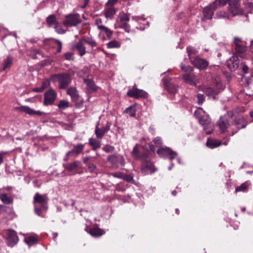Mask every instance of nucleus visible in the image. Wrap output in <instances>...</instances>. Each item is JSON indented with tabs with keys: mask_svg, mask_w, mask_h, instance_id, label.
I'll use <instances>...</instances> for the list:
<instances>
[{
	"mask_svg": "<svg viewBox=\"0 0 253 253\" xmlns=\"http://www.w3.org/2000/svg\"><path fill=\"white\" fill-rule=\"evenodd\" d=\"M116 12V9L114 7L105 6L104 10V15L107 19H112Z\"/></svg>",
	"mask_w": 253,
	"mask_h": 253,
	"instance_id": "b1692460",
	"label": "nucleus"
},
{
	"mask_svg": "<svg viewBox=\"0 0 253 253\" xmlns=\"http://www.w3.org/2000/svg\"><path fill=\"white\" fill-rule=\"evenodd\" d=\"M88 144L91 146L93 151H96L97 149L101 147V141L96 139L90 138L89 139Z\"/></svg>",
	"mask_w": 253,
	"mask_h": 253,
	"instance_id": "c85d7f7f",
	"label": "nucleus"
},
{
	"mask_svg": "<svg viewBox=\"0 0 253 253\" xmlns=\"http://www.w3.org/2000/svg\"><path fill=\"white\" fill-rule=\"evenodd\" d=\"M153 142L157 147L160 146L162 144L161 138L159 137H155L153 140Z\"/></svg>",
	"mask_w": 253,
	"mask_h": 253,
	"instance_id": "5fc2aeb1",
	"label": "nucleus"
},
{
	"mask_svg": "<svg viewBox=\"0 0 253 253\" xmlns=\"http://www.w3.org/2000/svg\"><path fill=\"white\" fill-rule=\"evenodd\" d=\"M112 175L114 177L122 178L123 173L121 172H115V173H112Z\"/></svg>",
	"mask_w": 253,
	"mask_h": 253,
	"instance_id": "e2e57ef3",
	"label": "nucleus"
},
{
	"mask_svg": "<svg viewBox=\"0 0 253 253\" xmlns=\"http://www.w3.org/2000/svg\"><path fill=\"white\" fill-rule=\"evenodd\" d=\"M232 125H234L238 129L245 128L247 125V122L243 117H239L236 119L234 123L232 122Z\"/></svg>",
	"mask_w": 253,
	"mask_h": 253,
	"instance_id": "4be33fe9",
	"label": "nucleus"
},
{
	"mask_svg": "<svg viewBox=\"0 0 253 253\" xmlns=\"http://www.w3.org/2000/svg\"><path fill=\"white\" fill-rule=\"evenodd\" d=\"M121 27L127 33H129L130 31V26L126 23H123Z\"/></svg>",
	"mask_w": 253,
	"mask_h": 253,
	"instance_id": "4d7b16f0",
	"label": "nucleus"
},
{
	"mask_svg": "<svg viewBox=\"0 0 253 253\" xmlns=\"http://www.w3.org/2000/svg\"><path fill=\"white\" fill-rule=\"evenodd\" d=\"M200 124L204 127V129L206 130L207 134H210L212 130V125L211 123L210 117L208 115L204 114L199 120Z\"/></svg>",
	"mask_w": 253,
	"mask_h": 253,
	"instance_id": "9d476101",
	"label": "nucleus"
},
{
	"mask_svg": "<svg viewBox=\"0 0 253 253\" xmlns=\"http://www.w3.org/2000/svg\"><path fill=\"white\" fill-rule=\"evenodd\" d=\"M13 62V58L12 57L8 56L4 60L3 63L1 65L0 71H5L7 69L10 68Z\"/></svg>",
	"mask_w": 253,
	"mask_h": 253,
	"instance_id": "393cba45",
	"label": "nucleus"
},
{
	"mask_svg": "<svg viewBox=\"0 0 253 253\" xmlns=\"http://www.w3.org/2000/svg\"><path fill=\"white\" fill-rule=\"evenodd\" d=\"M127 95L135 98H146L148 93L142 89H139L135 87L127 91Z\"/></svg>",
	"mask_w": 253,
	"mask_h": 253,
	"instance_id": "2eb2a0df",
	"label": "nucleus"
},
{
	"mask_svg": "<svg viewBox=\"0 0 253 253\" xmlns=\"http://www.w3.org/2000/svg\"><path fill=\"white\" fill-rule=\"evenodd\" d=\"M98 125L99 122H98L97 124L95 126V134L96 135L97 138L101 139L103 138L105 134L104 133L103 130H101V129L100 127H99Z\"/></svg>",
	"mask_w": 253,
	"mask_h": 253,
	"instance_id": "c9c22d12",
	"label": "nucleus"
},
{
	"mask_svg": "<svg viewBox=\"0 0 253 253\" xmlns=\"http://www.w3.org/2000/svg\"><path fill=\"white\" fill-rule=\"evenodd\" d=\"M56 96L57 93L52 88H50L46 91L44 94V105L48 106L53 104L56 99Z\"/></svg>",
	"mask_w": 253,
	"mask_h": 253,
	"instance_id": "6e6552de",
	"label": "nucleus"
},
{
	"mask_svg": "<svg viewBox=\"0 0 253 253\" xmlns=\"http://www.w3.org/2000/svg\"><path fill=\"white\" fill-rule=\"evenodd\" d=\"M249 184L247 182L242 184L240 186H238L235 189V191L238 192H246L248 190Z\"/></svg>",
	"mask_w": 253,
	"mask_h": 253,
	"instance_id": "e433bc0d",
	"label": "nucleus"
},
{
	"mask_svg": "<svg viewBox=\"0 0 253 253\" xmlns=\"http://www.w3.org/2000/svg\"><path fill=\"white\" fill-rule=\"evenodd\" d=\"M180 66L181 70L187 73H192L194 70L193 68L189 65L185 66L184 64H181Z\"/></svg>",
	"mask_w": 253,
	"mask_h": 253,
	"instance_id": "49530a36",
	"label": "nucleus"
},
{
	"mask_svg": "<svg viewBox=\"0 0 253 253\" xmlns=\"http://www.w3.org/2000/svg\"><path fill=\"white\" fill-rule=\"evenodd\" d=\"M48 198L46 194L41 195L36 193L34 197V210L36 214L43 217L42 211H46L48 209Z\"/></svg>",
	"mask_w": 253,
	"mask_h": 253,
	"instance_id": "f257e3e1",
	"label": "nucleus"
},
{
	"mask_svg": "<svg viewBox=\"0 0 253 253\" xmlns=\"http://www.w3.org/2000/svg\"><path fill=\"white\" fill-rule=\"evenodd\" d=\"M19 239L16 232L13 230H9L6 238V244L11 247L17 244Z\"/></svg>",
	"mask_w": 253,
	"mask_h": 253,
	"instance_id": "dca6fc26",
	"label": "nucleus"
},
{
	"mask_svg": "<svg viewBox=\"0 0 253 253\" xmlns=\"http://www.w3.org/2000/svg\"><path fill=\"white\" fill-rule=\"evenodd\" d=\"M191 63L197 69L202 70H206L209 66V62L205 59L201 58L198 56L193 59Z\"/></svg>",
	"mask_w": 253,
	"mask_h": 253,
	"instance_id": "ddd939ff",
	"label": "nucleus"
},
{
	"mask_svg": "<svg viewBox=\"0 0 253 253\" xmlns=\"http://www.w3.org/2000/svg\"><path fill=\"white\" fill-rule=\"evenodd\" d=\"M102 23V20L100 18H97L95 20V24L97 26L98 29H99L100 26H103V25H101Z\"/></svg>",
	"mask_w": 253,
	"mask_h": 253,
	"instance_id": "0e129e2a",
	"label": "nucleus"
},
{
	"mask_svg": "<svg viewBox=\"0 0 253 253\" xmlns=\"http://www.w3.org/2000/svg\"><path fill=\"white\" fill-rule=\"evenodd\" d=\"M120 20L124 22H127L129 20V15L126 14H124L120 16Z\"/></svg>",
	"mask_w": 253,
	"mask_h": 253,
	"instance_id": "6e6d98bb",
	"label": "nucleus"
},
{
	"mask_svg": "<svg viewBox=\"0 0 253 253\" xmlns=\"http://www.w3.org/2000/svg\"><path fill=\"white\" fill-rule=\"evenodd\" d=\"M227 2L228 0H214L212 3L214 8L217 9L219 7L224 6Z\"/></svg>",
	"mask_w": 253,
	"mask_h": 253,
	"instance_id": "f704fd0d",
	"label": "nucleus"
},
{
	"mask_svg": "<svg viewBox=\"0 0 253 253\" xmlns=\"http://www.w3.org/2000/svg\"><path fill=\"white\" fill-rule=\"evenodd\" d=\"M0 200L5 204H10L13 203V199L8 197L6 194L3 193L0 195Z\"/></svg>",
	"mask_w": 253,
	"mask_h": 253,
	"instance_id": "72a5a7b5",
	"label": "nucleus"
},
{
	"mask_svg": "<svg viewBox=\"0 0 253 253\" xmlns=\"http://www.w3.org/2000/svg\"><path fill=\"white\" fill-rule=\"evenodd\" d=\"M205 111L203 110L202 108H198L194 112L195 116L200 120V119L205 114Z\"/></svg>",
	"mask_w": 253,
	"mask_h": 253,
	"instance_id": "c03bdc74",
	"label": "nucleus"
},
{
	"mask_svg": "<svg viewBox=\"0 0 253 253\" xmlns=\"http://www.w3.org/2000/svg\"><path fill=\"white\" fill-rule=\"evenodd\" d=\"M198 98V103L199 105H201L205 100V96L202 94H198L197 95Z\"/></svg>",
	"mask_w": 253,
	"mask_h": 253,
	"instance_id": "603ef678",
	"label": "nucleus"
},
{
	"mask_svg": "<svg viewBox=\"0 0 253 253\" xmlns=\"http://www.w3.org/2000/svg\"><path fill=\"white\" fill-rule=\"evenodd\" d=\"M118 0H108L105 4V6L114 7V5L117 3Z\"/></svg>",
	"mask_w": 253,
	"mask_h": 253,
	"instance_id": "864d4df0",
	"label": "nucleus"
},
{
	"mask_svg": "<svg viewBox=\"0 0 253 253\" xmlns=\"http://www.w3.org/2000/svg\"><path fill=\"white\" fill-rule=\"evenodd\" d=\"M75 47L77 50L78 53L81 56H84L86 53V47H85L84 43L82 41V38H81L76 43Z\"/></svg>",
	"mask_w": 253,
	"mask_h": 253,
	"instance_id": "412c9836",
	"label": "nucleus"
},
{
	"mask_svg": "<svg viewBox=\"0 0 253 253\" xmlns=\"http://www.w3.org/2000/svg\"><path fill=\"white\" fill-rule=\"evenodd\" d=\"M245 54L234 53L233 56L227 61L228 68L232 71L237 70L239 66V58H244Z\"/></svg>",
	"mask_w": 253,
	"mask_h": 253,
	"instance_id": "0eeeda50",
	"label": "nucleus"
},
{
	"mask_svg": "<svg viewBox=\"0 0 253 253\" xmlns=\"http://www.w3.org/2000/svg\"><path fill=\"white\" fill-rule=\"evenodd\" d=\"M53 28L55 31L59 34H65L66 31L64 30L62 26L59 24V23H57V24H56L53 26Z\"/></svg>",
	"mask_w": 253,
	"mask_h": 253,
	"instance_id": "a18cd8bd",
	"label": "nucleus"
},
{
	"mask_svg": "<svg viewBox=\"0 0 253 253\" xmlns=\"http://www.w3.org/2000/svg\"><path fill=\"white\" fill-rule=\"evenodd\" d=\"M107 46L109 48H119L121 46V44L119 42L113 40L107 43Z\"/></svg>",
	"mask_w": 253,
	"mask_h": 253,
	"instance_id": "ea45409f",
	"label": "nucleus"
},
{
	"mask_svg": "<svg viewBox=\"0 0 253 253\" xmlns=\"http://www.w3.org/2000/svg\"><path fill=\"white\" fill-rule=\"evenodd\" d=\"M46 22L48 27L49 28L53 27L57 24L58 21L57 20L56 16L54 14L49 15L46 19Z\"/></svg>",
	"mask_w": 253,
	"mask_h": 253,
	"instance_id": "bb28decb",
	"label": "nucleus"
},
{
	"mask_svg": "<svg viewBox=\"0 0 253 253\" xmlns=\"http://www.w3.org/2000/svg\"><path fill=\"white\" fill-rule=\"evenodd\" d=\"M55 42L57 44V45L58 46L56 52L57 53H59L61 52V49H62V43L61 42H60L58 40H55Z\"/></svg>",
	"mask_w": 253,
	"mask_h": 253,
	"instance_id": "13d9d810",
	"label": "nucleus"
},
{
	"mask_svg": "<svg viewBox=\"0 0 253 253\" xmlns=\"http://www.w3.org/2000/svg\"><path fill=\"white\" fill-rule=\"evenodd\" d=\"M100 128L103 130L104 133L105 134V133L108 131V130L110 129V126L107 125L106 126H103Z\"/></svg>",
	"mask_w": 253,
	"mask_h": 253,
	"instance_id": "338daca9",
	"label": "nucleus"
},
{
	"mask_svg": "<svg viewBox=\"0 0 253 253\" xmlns=\"http://www.w3.org/2000/svg\"><path fill=\"white\" fill-rule=\"evenodd\" d=\"M216 16L218 18H228L229 14L225 11H220L217 12Z\"/></svg>",
	"mask_w": 253,
	"mask_h": 253,
	"instance_id": "8fccbe9b",
	"label": "nucleus"
},
{
	"mask_svg": "<svg viewBox=\"0 0 253 253\" xmlns=\"http://www.w3.org/2000/svg\"><path fill=\"white\" fill-rule=\"evenodd\" d=\"M25 241L27 244L31 246L38 242V239L34 236H30L26 238Z\"/></svg>",
	"mask_w": 253,
	"mask_h": 253,
	"instance_id": "58836bf2",
	"label": "nucleus"
},
{
	"mask_svg": "<svg viewBox=\"0 0 253 253\" xmlns=\"http://www.w3.org/2000/svg\"><path fill=\"white\" fill-rule=\"evenodd\" d=\"M91 157H86L83 158V162L86 165L88 164V161L91 159Z\"/></svg>",
	"mask_w": 253,
	"mask_h": 253,
	"instance_id": "69168bd1",
	"label": "nucleus"
},
{
	"mask_svg": "<svg viewBox=\"0 0 253 253\" xmlns=\"http://www.w3.org/2000/svg\"><path fill=\"white\" fill-rule=\"evenodd\" d=\"M157 154L162 157H169V159L172 160L177 156V153L173 151L168 147H162L158 149L157 151Z\"/></svg>",
	"mask_w": 253,
	"mask_h": 253,
	"instance_id": "f8f14e48",
	"label": "nucleus"
},
{
	"mask_svg": "<svg viewBox=\"0 0 253 253\" xmlns=\"http://www.w3.org/2000/svg\"><path fill=\"white\" fill-rule=\"evenodd\" d=\"M82 39L84 44H88L92 49L97 45V42L91 37L84 36Z\"/></svg>",
	"mask_w": 253,
	"mask_h": 253,
	"instance_id": "cd10ccee",
	"label": "nucleus"
},
{
	"mask_svg": "<svg viewBox=\"0 0 253 253\" xmlns=\"http://www.w3.org/2000/svg\"><path fill=\"white\" fill-rule=\"evenodd\" d=\"M177 88H178V86H177V85H170L168 87V91H169V92H170L172 93H175L177 91Z\"/></svg>",
	"mask_w": 253,
	"mask_h": 253,
	"instance_id": "3c124183",
	"label": "nucleus"
},
{
	"mask_svg": "<svg viewBox=\"0 0 253 253\" xmlns=\"http://www.w3.org/2000/svg\"><path fill=\"white\" fill-rule=\"evenodd\" d=\"M125 112L128 114L130 116V117H134L135 116L136 109L134 106H131L126 108V109L125 111Z\"/></svg>",
	"mask_w": 253,
	"mask_h": 253,
	"instance_id": "4c0bfd02",
	"label": "nucleus"
},
{
	"mask_svg": "<svg viewBox=\"0 0 253 253\" xmlns=\"http://www.w3.org/2000/svg\"><path fill=\"white\" fill-rule=\"evenodd\" d=\"M131 153H132L133 157L135 159L137 160V159H139L140 158L139 157V151H138V149L137 145H135L133 147Z\"/></svg>",
	"mask_w": 253,
	"mask_h": 253,
	"instance_id": "de8ad7c7",
	"label": "nucleus"
},
{
	"mask_svg": "<svg viewBox=\"0 0 253 253\" xmlns=\"http://www.w3.org/2000/svg\"><path fill=\"white\" fill-rule=\"evenodd\" d=\"M107 160L113 167L116 168H118L120 166H124L125 165L124 157L119 154L109 155L107 157Z\"/></svg>",
	"mask_w": 253,
	"mask_h": 253,
	"instance_id": "39448f33",
	"label": "nucleus"
},
{
	"mask_svg": "<svg viewBox=\"0 0 253 253\" xmlns=\"http://www.w3.org/2000/svg\"><path fill=\"white\" fill-rule=\"evenodd\" d=\"M216 9L214 8L213 3L206 6L203 10L204 18L206 19H211L214 13V11Z\"/></svg>",
	"mask_w": 253,
	"mask_h": 253,
	"instance_id": "a211bd4d",
	"label": "nucleus"
},
{
	"mask_svg": "<svg viewBox=\"0 0 253 253\" xmlns=\"http://www.w3.org/2000/svg\"><path fill=\"white\" fill-rule=\"evenodd\" d=\"M84 148V144L78 143L73 146V149L69 151L65 156L63 160L67 162L69 160L70 157H77L79 155L83 152Z\"/></svg>",
	"mask_w": 253,
	"mask_h": 253,
	"instance_id": "423d86ee",
	"label": "nucleus"
},
{
	"mask_svg": "<svg viewBox=\"0 0 253 253\" xmlns=\"http://www.w3.org/2000/svg\"><path fill=\"white\" fill-rule=\"evenodd\" d=\"M123 179L128 181V182H131L133 180V177L130 175H127V174H124L123 175Z\"/></svg>",
	"mask_w": 253,
	"mask_h": 253,
	"instance_id": "052dcab7",
	"label": "nucleus"
},
{
	"mask_svg": "<svg viewBox=\"0 0 253 253\" xmlns=\"http://www.w3.org/2000/svg\"><path fill=\"white\" fill-rule=\"evenodd\" d=\"M232 115V112H228L227 114L221 116L218 121L217 125L221 132H225L232 125L231 121Z\"/></svg>",
	"mask_w": 253,
	"mask_h": 253,
	"instance_id": "f03ea898",
	"label": "nucleus"
},
{
	"mask_svg": "<svg viewBox=\"0 0 253 253\" xmlns=\"http://www.w3.org/2000/svg\"><path fill=\"white\" fill-rule=\"evenodd\" d=\"M19 109L21 111L24 112L29 115L32 116H41L43 114L42 112L40 111H35L27 106H22L19 107Z\"/></svg>",
	"mask_w": 253,
	"mask_h": 253,
	"instance_id": "6ab92c4d",
	"label": "nucleus"
},
{
	"mask_svg": "<svg viewBox=\"0 0 253 253\" xmlns=\"http://www.w3.org/2000/svg\"><path fill=\"white\" fill-rule=\"evenodd\" d=\"M221 144V142L220 140L213 138H208L206 142V146L210 149H213L217 147Z\"/></svg>",
	"mask_w": 253,
	"mask_h": 253,
	"instance_id": "5701e85b",
	"label": "nucleus"
},
{
	"mask_svg": "<svg viewBox=\"0 0 253 253\" xmlns=\"http://www.w3.org/2000/svg\"><path fill=\"white\" fill-rule=\"evenodd\" d=\"M205 92L207 96L214 99L216 95L219 93V91L212 87H208L206 88Z\"/></svg>",
	"mask_w": 253,
	"mask_h": 253,
	"instance_id": "2f4dec72",
	"label": "nucleus"
},
{
	"mask_svg": "<svg viewBox=\"0 0 253 253\" xmlns=\"http://www.w3.org/2000/svg\"><path fill=\"white\" fill-rule=\"evenodd\" d=\"M182 78L186 84L194 86H196L197 85L195 76L192 73H186L184 74L182 76Z\"/></svg>",
	"mask_w": 253,
	"mask_h": 253,
	"instance_id": "aec40b11",
	"label": "nucleus"
},
{
	"mask_svg": "<svg viewBox=\"0 0 253 253\" xmlns=\"http://www.w3.org/2000/svg\"><path fill=\"white\" fill-rule=\"evenodd\" d=\"M67 93L74 100H76L79 98V95L78 94L77 90L75 87H72L68 88Z\"/></svg>",
	"mask_w": 253,
	"mask_h": 253,
	"instance_id": "473e14b6",
	"label": "nucleus"
},
{
	"mask_svg": "<svg viewBox=\"0 0 253 253\" xmlns=\"http://www.w3.org/2000/svg\"><path fill=\"white\" fill-rule=\"evenodd\" d=\"M248 69H248V67L247 66H246V65H244V64L243 65V66H242V71L244 73H245V74L247 73L248 72Z\"/></svg>",
	"mask_w": 253,
	"mask_h": 253,
	"instance_id": "774afa93",
	"label": "nucleus"
},
{
	"mask_svg": "<svg viewBox=\"0 0 253 253\" xmlns=\"http://www.w3.org/2000/svg\"><path fill=\"white\" fill-rule=\"evenodd\" d=\"M81 22L79 14H70L65 16L63 24L67 27L77 26Z\"/></svg>",
	"mask_w": 253,
	"mask_h": 253,
	"instance_id": "20e7f679",
	"label": "nucleus"
},
{
	"mask_svg": "<svg viewBox=\"0 0 253 253\" xmlns=\"http://www.w3.org/2000/svg\"><path fill=\"white\" fill-rule=\"evenodd\" d=\"M83 80L84 83L86 85V89L88 93H91L97 91L98 87L93 81L86 77H84Z\"/></svg>",
	"mask_w": 253,
	"mask_h": 253,
	"instance_id": "f3484780",
	"label": "nucleus"
},
{
	"mask_svg": "<svg viewBox=\"0 0 253 253\" xmlns=\"http://www.w3.org/2000/svg\"><path fill=\"white\" fill-rule=\"evenodd\" d=\"M80 162L79 161H75L67 164H63V167L67 171H71L79 168Z\"/></svg>",
	"mask_w": 253,
	"mask_h": 253,
	"instance_id": "a878e982",
	"label": "nucleus"
},
{
	"mask_svg": "<svg viewBox=\"0 0 253 253\" xmlns=\"http://www.w3.org/2000/svg\"><path fill=\"white\" fill-rule=\"evenodd\" d=\"M69 106V102L67 101L63 100H61L58 105V107L60 109L65 110Z\"/></svg>",
	"mask_w": 253,
	"mask_h": 253,
	"instance_id": "37998d69",
	"label": "nucleus"
},
{
	"mask_svg": "<svg viewBox=\"0 0 253 253\" xmlns=\"http://www.w3.org/2000/svg\"><path fill=\"white\" fill-rule=\"evenodd\" d=\"M52 77L56 79L59 83L60 89H65L71 83L72 79L69 74L61 73L55 74Z\"/></svg>",
	"mask_w": 253,
	"mask_h": 253,
	"instance_id": "7ed1b4c3",
	"label": "nucleus"
},
{
	"mask_svg": "<svg viewBox=\"0 0 253 253\" xmlns=\"http://www.w3.org/2000/svg\"><path fill=\"white\" fill-rule=\"evenodd\" d=\"M237 54H244L247 50L245 43L239 38L235 37L234 39V44L233 45Z\"/></svg>",
	"mask_w": 253,
	"mask_h": 253,
	"instance_id": "1a4fd4ad",
	"label": "nucleus"
},
{
	"mask_svg": "<svg viewBox=\"0 0 253 253\" xmlns=\"http://www.w3.org/2000/svg\"><path fill=\"white\" fill-rule=\"evenodd\" d=\"M186 50L190 62L192 61L193 59L196 58V56H194L196 55L198 52L196 49L191 46H188L186 48Z\"/></svg>",
	"mask_w": 253,
	"mask_h": 253,
	"instance_id": "c756f323",
	"label": "nucleus"
},
{
	"mask_svg": "<svg viewBox=\"0 0 253 253\" xmlns=\"http://www.w3.org/2000/svg\"><path fill=\"white\" fill-rule=\"evenodd\" d=\"M155 169L154 165L149 161L142 160L141 172L145 175L154 172Z\"/></svg>",
	"mask_w": 253,
	"mask_h": 253,
	"instance_id": "4468645a",
	"label": "nucleus"
},
{
	"mask_svg": "<svg viewBox=\"0 0 253 253\" xmlns=\"http://www.w3.org/2000/svg\"><path fill=\"white\" fill-rule=\"evenodd\" d=\"M64 56L67 60H70L73 59V53L71 52H67L64 54Z\"/></svg>",
	"mask_w": 253,
	"mask_h": 253,
	"instance_id": "680f3d73",
	"label": "nucleus"
},
{
	"mask_svg": "<svg viewBox=\"0 0 253 253\" xmlns=\"http://www.w3.org/2000/svg\"><path fill=\"white\" fill-rule=\"evenodd\" d=\"M99 30L102 32H104L106 33L107 37L109 39H110L111 36H112V34H113L112 31H111L109 29H108L107 27H106L105 26H100Z\"/></svg>",
	"mask_w": 253,
	"mask_h": 253,
	"instance_id": "79ce46f5",
	"label": "nucleus"
},
{
	"mask_svg": "<svg viewBox=\"0 0 253 253\" xmlns=\"http://www.w3.org/2000/svg\"><path fill=\"white\" fill-rule=\"evenodd\" d=\"M87 166L88 171L91 173L95 172L97 169L96 165L93 163H88Z\"/></svg>",
	"mask_w": 253,
	"mask_h": 253,
	"instance_id": "09e8293b",
	"label": "nucleus"
},
{
	"mask_svg": "<svg viewBox=\"0 0 253 253\" xmlns=\"http://www.w3.org/2000/svg\"><path fill=\"white\" fill-rule=\"evenodd\" d=\"M229 4V12L232 16H235L242 13L240 8L239 0H228Z\"/></svg>",
	"mask_w": 253,
	"mask_h": 253,
	"instance_id": "9b49d317",
	"label": "nucleus"
},
{
	"mask_svg": "<svg viewBox=\"0 0 253 253\" xmlns=\"http://www.w3.org/2000/svg\"><path fill=\"white\" fill-rule=\"evenodd\" d=\"M88 233L94 237H99L104 234L103 230L98 228H93L89 229Z\"/></svg>",
	"mask_w": 253,
	"mask_h": 253,
	"instance_id": "7c9ffc66",
	"label": "nucleus"
},
{
	"mask_svg": "<svg viewBox=\"0 0 253 253\" xmlns=\"http://www.w3.org/2000/svg\"><path fill=\"white\" fill-rule=\"evenodd\" d=\"M50 85V82L48 80H45L43 81L42 84V88H43V90L49 86Z\"/></svg>",
	"mask_w": 253,
	"mask_h": 253,
	"instance_id": "bf43d9fd",
	"label": "nucleus"
},
{
	"mask_svg": "<svg viewBox=\"0 0 253 253\" xmlns=\"http://www.w3.org/2000/svg\"><path fill=\"white\" fill-rule=\"evenodd\" d=\"M102 150L107 153H111L114 152L115 148L111 145L106 144L102 147Z\"/></svg>",
	"mask_w": 253,
	"mask_h": 253,
	"instance_id": "a19ab883",
	"label": "nucleus"
}]
</instances>
